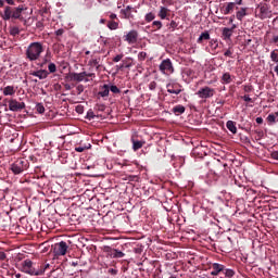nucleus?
<instances>
[{"instance_id":"22","label":"nucleus","mask_w":278,"mask_h":278,"mask_svg":"<svg viewBox=\"0 0 278 278\" xmlns=\"http://www.w3.org/2000/svg\"><path fill=\"white\" fill-rule=\"evenodd\" d=\"M267 122L273 125L275 123H278V112L274 113V114H269L267 116Z\"/></svg>"},{"instance_id":"27","label":"nucleus","mask_w":278,"mask_h":278,"mask_svg":"<svg viewBox=\"0 0 278 278\" xmlns=\"http://www.w3.org/2000/svg\"><path fill=\"white\" fill-rule=\"evenodd\" d=\"M278 49H275L270 52V60L271 62H275L276 64H278Z\"/></svg>"},{"instance_id":"57","label":"nucleus","mask_w":278,"mask_h":278,"mask_svg":"<svg viewBox=\"0 0 278 278\" xmlns=\"http://www.w3.org/2000/svg\"><path fill=\"white\" fill-rule=\"evenodd\" d=\"M110 18H112V20L116 18V14H115V13H112V14L110 15Z\"/></svg>"},{"instance_id":"53","label":"nucleus","mask_w":278,"mask_h":278,"mask_svg":"<svg viewBox=\"0 0 278 278\" xmlns=\"http://www.w3.org/2000/svg\"><path fill=\"white\" fill-rule=\"evenodd\" d=\"M4 3H8V5H14V0H4Z\"/></svg>"},{"instance_id":"55","label":"nucleus","mask_w":278,"mask_h":278,"mask_svg":"<svg viewBox=\"0 0 278 278\" xmlns=\"http://www.w3.org/2000/svg\"><path fill=\"white\" fill-rule=\"evenodd\" d=\"M260 10H261L262 14H264L266 12V7L263 5V7L260 8Z\"/></svg>"},{"instance_id":"30","label":"nucleus","mask_w":278,"mask_h":278,"mask_svg":"<svg viewBox=\"0 0 278 278\" xmlns=\"http://www.w3.org/2000/svg\"><path fill=\"white\" fill-rule=\"evenodd\" d=\"M144 18L147 23H151V21H155V13L153 12L147 13Z\"/></svg>"},{"instance_id":"29","label":"nucleus","mask_w":278,"mask_h":278,"mask_svg":"<svg viewBox=\"0 0 278 278\" xmlns=\"http://www.w3.org/2000/svg\"><path fill=\"white\" fill-rule=\"evenodd\" d=\"M144 142L142 141H132V149L134 151H138V149H142Z\"/></svg>"},{"instance_id":"32","label":"nucleus","mask_w":278,"mask_h":278,"mask_svg":"<svg viewBox=\"0 0 278 278\" xmlns=\"http://www.w3.org/2000/svg\"><path fill=\"white\" fill-rule=\"evenodd\" d=\"M111 90V92H113V94H118L121 93V89H118L117 86L115 85H109V91Z\"/></svg>"},{"instance_id":"34","label":"nucleus","mask_w":278,"mask_h":278,"mask_svg":"<svg viewBox=\"0 0 278 278\" xmlns=\"http://www.w3.org/2000/svg\"><path fill=\"white\" fill-rule=\"evenodd\" d=\"M90 143L88 146L85 147H76L75 151H77V153H84V151H86L87 149H90Z\"/></svg>"},{"instance_id":"52","label":"nucleus","mask_w":278,"mask_h":278,"mask_svg":"<svg viewBox=\"0 0 278 278\" xmlns=\"http://www.w3.org/2000/svg\"><path fill=\"white\" fill-rule=\"evenodd\" d=\"M5 257H8L5 255V252H0V260L3 261V260H5Z\"/></svg>"},{"instance_id":"13","label":"nucleus","mask_w":278,"mask_h":278,"mask_svg":"<svg viewBox=\"0 0 278 278\" xmlns=\"http://www.w3.org/2000/svg\"><path fill=\"white\" fill-rule=\"evenodd\" d=\"M30 75H33V77H38L39 79H47V77H49V72H47L46 70H39L33 72Z\"/></svg>"},{"instance_id":"63","label":"nucleus","mask_w":278,"mask_h":278,"mask_svg":"<svg viewBox=\"0 0 278 278\" xmlns=\"http://www.w3.org/2000/svg\"><path fill=\"white\" fill-rule=\"evenodd\" d=\"M72 266H77V263H72Z\"/></svg>"},{"instance_id":"2","label":"nucleus","mask_w":278,"mask_h":278,"mask_svg":"<svg viewBox=\"0 0 278 278\" xmlns=\"http://www.w3.org/2000/svg\"><path fill=\"white\" fill-rule=\"evenodd\" d=\"M18 270H21V273H25L26 275H30V277H39L40 275H45V270L36 269L34 267V262H31L29 258L20 264Z\"/></svg>"},{"instance_id":"10","label":"nucleus","mask_w":278,"mask_h":278,"mask_svg":"<svg viewBox=\"0 0 278 278\" xmlns=\"http://www.w3.org/2000/svg\"><path fill=\"white\" fill-rule=\"evenodd\" d=\"M224 271H225V265L214 263L213 266H212L211 275L213 277H216L217 275H220V273H224Z\"/></svg>"},{"instance_id":"12","label":"nucleus","mask_w":278,"mask_h":278,"mask_svg":"<svg viewBox=\"0 0 278 278\" xmlns=\"http://www.w3.org/2000/svg\"><path fill=\"white\" fill-rule=\"evenodd\" d=\"M233 29H236V25L232 26V28H223V33L222 36L224 38V40H230L231 36H233Z\"/></svg>"},{"instance_id":"23","label":"nucleus","mask_w":278,"mask_h":278,"mask_svg":"<svg viewBox=\"0 0 278 278\" xmlns=\"http://www.w3.org/2000/svg\"><path fill=\"white\" fill-rule=\"evenodd\" d=\"M244 16H247V8H241L237 13H236V17L238 21H242V18H244Z\"/></svg>"},{"instance_id":"40","label":"nucleus","mask_w":278,"mask_h":278,"mask_svg":"<svg viewBox=\"0 0 278 278\" xmlns=\"http://www.w3.org/2000/svg\"><path fill=\"white\" fill-rule=\"evenodd\" d=\"M138 58H139V60H141V61L147 60V52H140V53L138 54Z\"/></svg>"},{"instance_id":"56","label":"nucleus","mask_w":278,"mask_h":278,"mask_svg":"<svg viewBox=\"0 0 278 278\" xmlns=\"http://www.w3.org/2000/svg\"><path fill=\"white\" fill-rule=\"evenodd\" d=\"M86 77H94L93 73H86Z\"/></svg>"},{"instance_id":"20","label":"nucleus","mask_w":278,"mask_h":278,"mask_svg":"<svg viewBox=\"0 0 278 278\" xmlns=\"http://www.w3.org/2000/svg\"><path fill=\"white\" fill-rule=\"evenodd\" d=\"M73 79L74 81H84V79H86V72L75 73Z\"/></svg>"},{"instance_id":"24","label":"nucleus","mask_w":278,"mask_h":278,"mask_svg":"<svg viewBox=\"0 0 278 278\" xmlns=\"http://www.w3.org/2000/svg\"><path fill=\"white\" fill-rule=\"evenodd\" d=\"M203 40H210V33H207V31L202 33L197 40L198 45H201V42H203Z\"/></svg>"},{"instance_id":"9","label":"nucleus","mask_w":278,"mask_h":278,"mask_svg":"<svg viewBox=\"0 0 278 278\" xmlns=\"http://www.w3.org/2000/svg\"><path fill=\"white\" fill-rule=\"evenodd\" d=\"M106 253L113 258L125 257V253H123L121 250L112 249L110 247L106 248Z\"/></svg>"},{"instance_id":"48","label":"nucleus","mask_w":278,"mask_h":278,"mask_svg":"<svg viewBox=\"0 0 278 278\" xmlns=\"http://www.w3.org/2000/svg\"><path fill=\"white\" fill-rule=\"evenodd\" d=\"M224 55H226V58H231V55H232L231 50H227V51L224 53Z\"/></svg>"},{"instance_id":"36","label":"nucleus","mask_w":278,"mask_h":278,"mask_svg":"<svg viewBox=\"0 0 278 278\" xmlns=\"http://www.w3.org/2000/svg\"><path fill=\"white\" fill-rule=\"evenodd\" d=\"M36 110H37L38 114H45V105H42V103H38L36 105Z\"/></svg>"},{"instance_id":"42","label":"nucleus","mask_w":278,"mask_h":278,"mask_svg":"<svg viewBox=\"0 0 278 278\" xmlns=\"http://www.w3.org/2000/svg\"><path fill=\"white\" fill-rule=\"evenodd\" d=\"M154 27H157V29H162V23L160 21L153 22Z\"/></svg>"},{"instance_id":"5","label":"nucleus","mask_w":278,"mask_h":278,"mask_svg":"<svg viewBox=\"0 0 278 278\" xmlns=\"http://www.w3.org/2000/svg\"><path fill=\"white\" fill-rule=\"evenodd\" d=\"M9 110L11 112H21V110H25V102H18L15 99H11L9 101Z\"/></svg>"},{"instance_id":"3","label":"nucleus","mask_w":278,"mask_h":278,"mask_svg":"<svg viewBox=\"0 0 278 278\" xmlns=\"http://www.w3.org/2000/svg\"><path fill=\"white\" fill-rule=\"evenodd\" d=\"M159 71H161L162 75H166L167 77L175 73V67L173 66V61L170 59H165L159 65Z\"/></svg>"},{"instance_id":"6","label":"nucleus","mask_w":278,"mask_h":278,"mask_svg":"<svg viewBox=\"0 0 278 278\" xmlns=\"http://www.w3.org/2000/svg\"><path fill=\"white\" fill-rule=\"evenodd\" d=\"M66 251H68V244L65 241L54 244V255H66Z\"/></svg>"},{"instance_id":"41","label":"nucleus","mask_w":278,"mask_h":278,"mask_svg":"<svg viewBox=\"0 0 278 278\" xmlns=\"http://www.w3.org/2000/svg\"><path fill=\"white\" fill-rule=\"evenodd\" d=\"M155 88H157V83L151 81V83L149 84V89H150V90H155Z\"/></svg>"},{"instance_id":"33","label":"nucleus","mask_w":278,"mask_h":278,"mask_svg":"<svg viewBox=\"0 0 278 278\" xmlns=\"http://www.w3.org/2000/svg\"><path fill=\"white\" fill-rule=\"evenodd\" d=\"M20 33H21V30L16 26H13L10 28L11 36H18Z\"/></svg>"},{"instance_id":"26","label":"nucleus","mask_w":278,"mask_h":278,"mask_svg":"<svg viewBox=\"0 0 278 278\" xmlns=\"http://www.w3.org/2000/svg\"><path fill=\"white\" fill-rule=\"evenodd\" d=\"M99 60L100 59H91L89 61V66H91L92 68H96L97 71H99Z\"/></svg>"},{"instance_id":"61","label":"nucleus","mask_w":278,"mask_h":278,"mask_svg":"<svg viewBox=\"0 0 278 278\" xmlns=\"http://www.w3.org/2000/svg\"><path fill=\"white\" fill-rule=\"evenodd\" d=\"M15 277L16 278H21V274H15Z\"/></svg>"},{"instance_id":"64","label":"nucleus","mask_w":278,"mask_h":278,"mask_svg":"<svg viewBox=\"0 0 278 278\" xmlns=\"http://www.w3.org/2000/svg\"><path fill=\"white\" fill-rule=\"evenodd\" d=\"M230 23H233V18H230Z\"/></svg>"},{"instance_id":"46","label":"nucleus","mask_w":278,"mask_h":278,"mask_svg":"<svg viewBox=\"0 0 278 278\" xmlns=\"http://www.w3.org/2000/svg\"><path fill=\"white\" fill-rule=\"evenodd\" d=\"M243 101H245L247 103H250L252 99L249 96H243Z\"/></svg>"},{"instance_id":"14","label":"nucleus","mask_w":278,"mask_h":278,"mask_svg":"<svg viewBox=\"0 0 278 278\" xmlns=\"http://www.w3.org/2000/svg\"><path fill=\"white\" fill-rule=\"evenodd\" d=\"M132 12H137L136 9L131 8L130 5H127L125 9L121 11L122 14H124L125 18H134V15L131 14Z\"/></svg>"},{"instance_id":"17","label":"nucleus","mask_w":278,"mask_h":278,"mask_svg":"<svg viewBox=\"0 0 278 278\" xmlns=\"http://www.w3.org/2000/svg\"><path fill=\"white\" fill-rule=\"evenodd\" d=\"M100 97H110V85H103L99 91Z\"/></svg>"},{"instance_id":"1","label":"nucleus","mask_w":278,"mask_h":278,"mask_svg":"<svg viewBox=\"0 0 278 278\" xmlns=\"http://www.w3.org/2000/svg\"><path fill=\"white\" fill-rule=\"evenodd\" d=\"M45 52V47H42L41 42H31L27 50H26V56L30 62H36V60L40 59V55Z\"/></svg>"},{"instance_id":"60","label":"nucleus","mask_w":278,"mask_h":278,"mask_svg":"<svg viewBox=\"0 0 278 278\" xmlns=\"http://www.w3.org/2000/svg\"><path fill=\"white\" fill-rule=\"evenodd\" d=\"M100 23L103 25L105 23V20L104 18H101L100 20Z\"/></svg>"},{"instance_id":"37","label":"nucleus","mask_w":278,"mask_h":278,"mask_svg":"<svg viewBox=\"0 0 278 278\" xmlns=\"http://www.w3.org/2000/svg\"><path fill=\"white\" fill-rule=\"evenodd\" d=\"M48 71H49L50 73H55V72L58 71V67L54 65V63H50V64L48 65Z\"/></svg>"},{"instance_id":"35","label":"nucleus","mask_w":278,"mask_h":278,"mask_svg":"<svg viewBox=\"0 0 278 278\" xmlns=\"http://www.w3.org/2000/svg\"><path fill=\"white\" fill-rule=\"evenodd\" d=\"M108 27H109V29L114 30L118 27V23L114 22V21H111V22L108 23Z\"/></svg>"},{"instance_id":"44","label":"nucleus","mask_w":278,"mask_h":278,"mask_svg":"<svg viewBox=\"0 0 278 278\" xmlns=\"http://www.w3.org/2000/svg\"><path fill=\"white\" fill-rule=\"evenodd\" d=\"M123 60V54H117L114 59L113 62H121Z\"/></svg>"},{"instance_id":"28","label":"nucleus","mask_w":278,"mask_h":278,"mask_svg":"<svg viewBox=\"0 0 278 278\" xmlns=\"http://www.w3.org/2000/svg\"><path fill=\"white\" fill-rule=\"evenodd\" d=\"M167 92L169 94H180L181 89H174L172 85H167Z\"/></svg>"},{"instance_id":"7","label":"nucleus","mask_w":278,"mask_h":278,"mask_svg":"<svg viewBox=\"0 0 278 278\" xmlns=\"http://www.w3.org/2000/svg\"><path fill=\"white\" fill-rule=\"evenodd\" d=\"M200 99H210L214 97V89L210 87H203L197 92Z\"/></svg>"},{"instance_id":"51","label":"nucleus","mask_w":278,"mask_h":278,"mask_svg":"<svg viewBox=\"0 0 278 278\" xmlns=\"http://www.w3.org/2000/svg\"><path fill=\"white\" fill-rule=\"evenodd\" d=\"M76 112H77L78 114H81V113L84 112V108H81V106H76Z\"/></svg>"},{"instance_id":"59","label":"nucleus","mask_w":278,"mask_h":278,"mask_svg":"<svg viewBox=\"0 0 278 278\" xmlns=\"http://www.w3.org/2000/svg\"><path fill=\"white\" fill-rule=\"evenodd\" d=\"M237 5H242V0L237 1Z\"/></svg>"},{"instance_id":"15","label":"nucleus","mask_w":278,"mask_h":278,"mask_svg":"<svg viewBox=\"0 0 278 278\" xmlns=\"http://www.w3.org/2000/svg\"><path fill=\"white\" fill-rule=\"evenodd\" d=\"M2 92L4 97H14V94H16V89L14 88V86H7L3 88Z\"/></svg>"},{"instance_id":"19","label":"nucleus","mask_w":278,"mask_h":278,"mask_svg":"<svg viewBox=\"0 0 278 278\" xmlns=\"http://www.w3.org/2000/svg\"><path fill=\"white\" fill-rule=\"evenodd\" d=\"M2 18H3L4 21H10V20L12 18V8L5 7L4 13H3V15H2Z\"/></svg>"},{"instance_id":"47","label":"nucleus","mask_w":278,"mask_h":278,"mask_svg":"<svg viewBox=\"0 0 278 278\" xmlns=\"http://www.w3.org/2000/svg\"><path fill=\"white\" fill-rule=\"evenodd\" d=\"M273 160H278V151L271 153Z\"/></svg>"},{"instance_id":"54","label":"nucleus","mask_w":278,"mask_h":278,"mask_svg":"<svg viewBox=\"0 0 278 278\" xmlns=\"http://www.w3.org/2000/svg\"><path fill=\"white\" fill-rule=\"evenodd\" d=\"M271 42H274L275 45H277V42H278V36H274L273 39H271Z\"/></svg>"},{"instance_id":"16","label":"nucleus","mask_w":278,"mask_h":278,"mask_svg":"<svg viewBox=\"0 0 278 278\" xmlns=\"http://www.w3.org/2000/svg\"><path fill=\"white\" fill-rule=\"evenodd\" d=\"M23 7H17L12 10V18H21V14H23Z\"/></svg>"},{"instance_id":"38","label":"nucleus","mask_w":278,"mask_h":278,"mask_svg":"<svg viewBox=\"0 0 278 278\" xmlns=\"http://www.w3.org/2000/svg\"><path fill=\"white\" fill-rule=\"evenodd\" d=\"M224 275H226V277H233L235 273L232 269H224Z\"/></svg>"},{"instance_id":"4","label":"nucleus","mask_w":278,"mask_h":278,"mask_svg":"<svg viewBox=\"0 0 278 278\" xmlns=\"http://www.w3.org/2000/svg\"><path fill=\"white\" fill-rule=\"evenodd\" d=\"M11 170H12V173H14V175H21V173H23V170H27V161H24L22 159L15 161L11 165Z\"/></svg>"},{"instance_id":"31","label":"nucleus","mask_w":278,"mask_h":278,"mask_svg":"<svg viewBox=\"0 0 278 278\" xmlns=\"http://www.w3.org/2000/svg\"><path fill=\"white\" fill-rule=\"evenodd\" d=\"M174 112L175 114H184V112H186V108H184V105H176L174 108Z\"/></svg>"},{"instance_id":"11","label":"nucleus","mask_w":278,"mask_h":278,"mask_svg":"<svg viewBox=\"0 0 278 278\" xmlns=\"http://www.w3.org/2000/svg\"><path fill=\"white\" fill-rule=\"evenodd\" d=\"M233 8H236V2H228L220 8V12L225 15L231 14V12H233Z\"/></svg>"},{"instance_id":"25","label":"nucleus","mask_w":278,"mask_h":278,"mask_svg":"<svg viewBox=\"0 0 278 278\" xmlns=\"http://www.w3.org/2000/svg\"><path fill=\"white\" fill-rule=\"evenodd\" d=\"M222 81L224 84H231V74L224 73L223 76H222Z\"/></svg>"},{"instance_id":"62","label":"nucleus","mask_w":278,"mask_h":278,"mask_svg":"<svg viewBox=\"0 0 278 278\" xmlns=\"http://www.w3.org/2000/svg\"><path fill=\"white\" fill-rule=\"evenodd\" d=\"M85 53H86V55H90V51H86Z\"/></svg>"},{"instance_id":"58","label":"nucleus","mask_w":278,"mask_h":278,"mask_svg":"<svg viewBox=\"0 0 278 278\" xmlns=\"http://www.w3.org/2000/svg\"><path fill=\"white\" fill-rule=\"evenodd\" d=\"M4 3H5V0H0L1 8H3Z\"/></svg>"},{"instance_id":"8","label":"nucleus","mask_w":278,"mask_h":278,"mask_svg":"<svg viewBox=\"0 0 278 278\" xmlns=\"http://www.w3.org/2000/svg\"><path fill=\"white\" fill-rule=\"evenodd\" d=\"M124 40L128 45H136L138 42V30H130L124 36Z\"/></svg>"},{"instance_id":"45","label":"nucleus","mask_w":278,"mask_h":278,"mask_svg":"<svg viewBox=\"0 0 278 278\" xmlns=\"http://www.w3.org/2000/svg\"><path fill=\"white\" fill-rule=\"evenodd\" d=\"M64 34V29L60 28L55 31V36H62Z\"/></svg>"},{"instance_id":"50","label":"nucleus","mask_w":278,"mask_h":278,"mask_svg":"<svg viewBox=\"0 0 278 278\" xmlns=\"http://www.w3.org/2000/svg\"><path fill=\"white\" fill-rule=\"evenodd\" d=\"M256 123H257V125H262V123H264V118L256 117Z\"/></svg>"},{"instance_id":"43","label":"nucleus","mask_w":278,"mask_h":278,"mask_svg":"<svg viewBox=\"0 0 278 278\" xmlns=\"http://www.w3.org/2000/svg\"><path fill=\"white\" fill-rule=\"evenodd\" d=\"M87 118H89V121H92V118H94V112L89 111V112L87 113Z\"/></svg>"},{"instance_id":"18","label":"nucleus","mask_w":278,"mask_h":278,"mask_svg":"<svg viewBox=\"0 0 278 278\" xmlns=\"http://www.w3.org/2000/svg\"><path fill=\"white\" fill-rule=\"evenodd\" d=\"M168 16V8L166 7H161L159 11V17L164 21Z\"/></svg>"},{"instance_id":"49","label":"nucleus","mask_w":278,"mask_h":278,"mask_svg":"<svg viewBox=\"0 0 278 278\" xmlns=\"http://www.w3.org/2000/svg\"><path fill=\"white\" fill-rule=\"evenodd\" d=\"M51 265L49 263H47L42 268L37 269V270H43V273L47 270V268H49Z\"/></svg>"},{"instance_id":"21","label":"nucleus","mask_w":278,"mask_h":278,"mask_svg":"<svg viewBox=\"0 0 278 278\" xmlns=\"http://www.w3.org/2000/svg\"><path fill=\"white\" fill-rule=\"evenodd\" d=\"M226 127L231 131V134L238 132V128L236 127V123H233V121H228Z\"/></svg>"},{"instance_id":"39","label":"nucleus","mask_w":278,"mask_h":278,"mask_svg":"<svg viewBox=\"0 0 278 278\" xmlns=\"http://www.w3.org/2000/svg\"><path fill=\"white\" fill-rule=\"evenodd\" d=\"M210 46L212 47V49H218V41L212 39L210 41Z\"/></svg>"}]
</instances>
